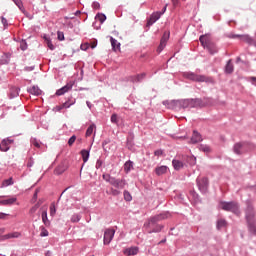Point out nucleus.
I'll return each instance as SVG.
<instances>
[{
	"label": "nucleus",
	"instance_id": "f257e3e1",
	"mask_svg": "<svg viewBox=\"0 0 256 256\" xmlns=\"http://www.w3.org/2000/svg\"><path fill=\"white\" fill-rule=\"evenodd\" d=\"M102 178L106 183H109L112 186L110 189V195H113V197L121 195V191H123V189H125V185H127V181L125 179L115 178L109 174H103Z\"/></svg>",
	"mask_w": 256,
	"mask_h": 256
},
{
	"label": "nucleus",
	"instance_id": "f03ea898",
	"mask_svg": "<svg viewBox=\"0 0 256 256\" xmlns=\"http://www.w3.org/2000/svg\"><path fill=\"white\" fill-rule=\"evenodd\" d=\"M171 217V214L168 212L158 214L148 221V223L144 224L147 233H160V231L163 230V225H159V221H163L165 219H169Z\"/></svg>",
	"mask_w": 256,
	"mask_h": 256
},
{
	"label": "nucleus",
	"instance_id": "7ed1b4c3",
	"mask_svg": "<svg viewBox=\"0 0 256 256\" xmlns=\"http://www.w3.org/2000/svg\"><path fill=\"white\" fill-rule=\"evenodd\" d=\"M199 41L202 47L207 49L210 55H215V53H217V46H215V42L211 39L209 34L200 36Z\"/></svg>",
	"mask_w": 256,
	"mask_h": 256
},
{
	"label": "nucleus",
	"instance_id": "20e7f679",
	"mask_svg": "<svg viewBox=\"0 0 256 256\" xmlns=\"http://www.w3.org/2000/svg\"><path fill=\"white\" fill-rule=\"evenodd\" d=\"M186 79H189L190 81H195L196 83H215L213 78L205 75L195 74L193 72L187 73Z\"/></svg>",
	"mask_w": 256,
	"mask_h": 256
},
{
	"label": "nucleus",
	"instance_id": "39448f33",
	"mask_svg": "<svg viewBox=\"0 0 256 256\" xmlns=\"http://www.w3.org/2000/svg\"><path fill=\"white\" fill-rule=\"evenodd\" d=\"M220 208H222L223 211H230V213H234V215H239L241 213L237 202H221Z\"/></svg>",
	"mask_w": 256,
	"mask_h": 256
},
{
	"label": "nucleus",
	"instance_id": "423d86ee",
	"mask_svg": "<svg viewBox=\"0 0 256 256\" xmlns=\"http://www.w3.org/2000/svg\"><path fill=\"white\" fill-rule=\"evenodd\" d=\"M246 220L248 223V229L253 235H256V227H255V213L252 208H248L246 212Z\"/></svg>",
	"mask_w": 256,
	"mask_h": 256
},
{
	"label": "nucleus",
	"instance_id": "0eeeda50",
	"mask_svg": "<svg viewBox=\"0 0 256 256\" xmlns=\"http://www.w3.org/2000/svg\"><path fill=\"white\" fill-rule=\"evenodd\" d=\"M196 183L201 193H205L209 189V179L205 177L197 178Z\"/></svg>",
	"mask_w": 256,
	"mask_h": 256
},
{
	"label": "nucleus",
	"instance_id": "6e6552de",
	"mask_svg": "<svg viewBox=\"0 0 256 256\" xmlns=\"http://www.w3.org/2000/svg\"><path fill=\"white\" fill-rule=\"evenodd\" d=\"M113 237H115V230L106 229L104 232V245H109L113 241Z\"/></svg>",
	"mask_w": 256,
	"mask_h": 256
},
{
	"label": "nucleus",
	"instance_id": "1a4fd4ad",
	"mask_svg": "<svg viewBox=\"0 0 256 256\" xmlns=\"http://www.w3.org/2000/svg\"><path fill=\"white\" fill-rule=\"evenodd\" d=\"M161 15H163V13L161 12L152 13L149 20L147 21L146 27H151V25H153L154 23H157V21L161 19Z\"/></svg>",
	"mask_w": 256,
	"mask_h": 256
},
{
	"label": "nucleus",
	"instance_id": "9d476101",
	"mask_svg": "<svg viewBox=\"0 0 256 256\" xmlns=\"http://www.w3.org/2000/svg\"><path fill=\"white\" fill-rule=\"evenodd\" d=\"M73 85H75V82L67 83L64 87L56 91V95L58 96L65 95V93H68V91H71L73 89Z\"/></svg>",
	"mask_w": 256,
	"mask_h": 256
},
{
	"label": "nucleus",
	"instance_id": "9b49d317",
	"mask_svg": "<svg viewBox=\"0 0 256 256\" xmlns=\"http://www.w3.org/2000/svg\"><path fill=\"white\" fill-rule=\"evenodd\" d=\"M167 41H169V32H164L160 40V45L157 48L158 53H161V51L165 49V45H167Z\"/></svg>",
	"mask_w": 256,
	"mask_h": 256
},
{
	"label": "nucleus",
	"instance_id": "f8f14e48",
	"mask_svg": "<svg viewBox=\"0 0 256 256\" xmlns=\"http://www.w3.org/2000/svg\"><path fill=\"white\" fill-rule=\"evenodd\" d=\"M13 143V140L11 139H4L0 143V151L7 152L9 149H11V144Z\"/></svg>",
	"mask_w": 256,
	"mask_h": 256
},
{
	"label": "nucleus",
	"instance_id": "ddd939ff",
	"mask_svg": "<svg viewBox=\"0 0 256 256\" xmlns=\"http://www.w3.org/2000/svg\"><path fill=\"white\" fill-rule=\"evenodd\" d=\"M21 237L20 232H12L5 235L0 236V241H7V239H19Z\"/></svg>",
	"mask_w": 256,
	"mask_h": 256
},
{
	"label": "nucleus",
	"instance_id": "4468645a",
	"mask_svg": "<svg viewBox=\"0 0 256 256\" xmlns=\"http://www.w3.org/2000/svg\"><path fill=\"white\" fill-rule=\"evenodd\" d=\"M14 203H17V197H11L8 199L0 200V205H14Z\"/></svg>",
	"mask_w": 256,
	"mask_h": 256
},
{
	"label": "nucleus",
	"instance_id": "2eb2a0df",
	"mask_svg": "<svg viewBox=\"0 0 256 256\" xmlns=\"http://www.w3.org/2000/svg\"><path fill=\"white\" fill-rule=\"evenodd\" d=\"M201 141H203V138H201V134H199V132H197V131H194L193 135L191 137L190 143L195 144V143H199Z\"/></svg>",
	"mask_w": 256,
	"mask_h": 256
},
{
	"label": "nucleus",
	"instance_id": "dca6fc26",
	"mask_svg": "<svg viewBox=\"0 0 256 256\" xmlns=\"http://www.w3.org/2000/svg\"><path fill=\"white\" fill-rule=\"evenodd\" d=\"M65 171H67V167L65 164H60L58 165L55 170H54V174L55 175H63V173H65Z\"/></svg>",
	"mask_w": 256,
	"mask_h": 256
},
{
	"label": "nucleus",
	"instance_id": "f3484780",
	"mask_svg": "<svg viewBox=\"0 0 256 256\" xmlns=\"http://www.w3.org/2000/svg\"><path fill=\"white\" fill-rule=\"evenodd\" d=\"M110 43L112 45L113 51H120L121 50V43H119L115 38L110 37Z\"/></svg>",
	"mask_w": 256,
	"mask_h": 256
},
{
	"label": "nucleus",
	"instance_id": "a211bd4d",
	"mask_svg": "<svg viewBox=\"0 0 256 256\" xmlns=\"http://www.w3.org/2000/svg\"><path fill=\"white\" fill-rule=\"evenodd\" d=\"M139 253V248L137 247H131V248H127L126 250H124V255H137Z\"/></svg>",
	"mask_w": 256,
	"mask_h": 256
},
{
	"label": "nucleus",
	"instance_id": "6ab92c4d",
	"mask_svg": "<svg viewBox=\"0 0 256 256\" xmlns=\"http://www.w3.org/2000/svg\"><path fill=\"white\" fill-rule=\"evenodd\" d=\"M189 107H201V99H188Z\"/></svg>",
	"mask_w": 256,
	"mask_h": 256
},
{
	"label": "nucleus",
	"instance_id": "aec40b11",
	"mask_svg": "<svg viewBox=\"0 0 256 256\" xmlns=\"http://www.w3.org/2000/svg\"><path fill=\"white\" fill-rule=\"evenodd\" d=\"M168 169L169 168L167 166H159V167L155 168V173L158 176L165 175V173H167Z\"/></svg>",
	"mask_w": 256,
	"mask_h": 256
},
{
	"label": "nucleus",
	"instance_id": "412c9836",
	"mask_svg": "<svg viewBox=\"0 0 256 256\" xmlns=\"http://www.w3.org/2000/svg\"><path fill=\"white\" fill-rule=\"evenodd\" d=\"M28 92L31 93V95L39 96L41 95L42 91L38 86H32L28 89Z\"/></svg>",
	"mask_w": 256,
	"mask_h": 256
},
{
	"label": "nucleus",
	"instance_id": "4be33fe9",
	"mask_svg": "<svg viewBox=\"0 0 256 256\" xmlns=\"http://www.w3.org/2000/svg\"><path fill=\"white\" fill-rule=\"evenodd\" d=\"M243 149H245V146L241 143L234 145V153H236V155H241V153H243Z\"/></svg>",
	"mask_w": 256,
	"mask_h": 256
},
{
	"label": "nucleus",
	"instance_id": "5701e85b",
	"mask_svg": "<svg viewBox=\"0 0 256 256\" xmlns=\"http://www.w3.org/2000/svg\"><path fill=\"white\" fill-rule=\"evenodd\" d=\"M172 165H173L175 171H180V169H183V167H184L183 162H181L179 160H173Z\"/></svg>",
	"mask_w": 256,
	"mask_h": 256
},
{
	"label": "nucleus",
	"instance_id": "b1692460",
	"mask_svg": "<svg viewBox=\"0 0 256 256\" xmlns=\"http://www.w3.org/2000/svg\"><path fill=\"white\" fill-rule=\"evenodd\" d=\"M42 222L46 227H49L51 225V222L49 221V218H47V210H44L42 212Z\"/></svg>",
	"mask_w": 256,
	"mask_h": 256
},
{
	"label": "nucleus",
	"instance_id": "393cba45",
	"mask_svg": "<svg viewBox=\"0 0 256 256\" xmlns=\"http://www.w3.org/2000/svg\"><path fill=\"white\" fill-rule=\"evenodd\" d=\"M95 129H97V126L95 124H91L86 130L85 137H91V135H93V131H95Z\"/></svg>",
	"mask_w": 256,
	"mask_h": 256
},
{
	"label": "nucleus",
	"instance_id": "a878e982",
	"mask_svg": "<svg viewBox=\"0 0 256 256\" xmlns=\"http://www.w3.org/2000/svg\"><path fill=\"white\" fill-rule=\"evenodd\" d=\"M131 170H133V161L129 160L124 164V171L129 173Z\"/></svg>",
	"mask_w": 256,
	"mask_h": 256
},
{
	"label": "nucleus",
	"instance_id": "bb28decb",
	"mask_svg": "<svg viewBox=\"0 0 256 256\" xmlns=\"http://www.w3.org/2000/svg\"><path fill=\"white\" fill-rule=\"evenodd\" d=\"M146 74L142 73V74H138L137 76L132 77V81L133 83H139V81H143V79H145Z\"/></svg>",
	"mask_w": 256,
	"mask_h": 256
},
{
	"label": "nucleus",
	"instance_id": "cd10ccee",
	"mask_svg": "<svg viewBox=\"0 0 256 256\" xmlns=\"http://www.w3.org/2000/svg\"><path fill=\"white\" fill-rule=\"evenodd\" d=\"M44 40H45V43L47 44V47L53 51L55 50V46L53 45V43L51 42V39L49 37H47V35H44Z\"/></svg>",
	"mask_w": 256,
	"mask_h": 256
},
{
	"label": "nucleus",
	"instance_id": "c85d7f7f",
	"mask_svg": "<svg viewBox=\"0 0 256 256\" xmlns=\"http://www.w3.org/2000/svg\"><path fill=\"white\" fill-rule=\"evenodd\" d=\"M227 227V221L225 219H219L217 221V229H225Z\"/></svg>",
	"mask_w": 256,
	"mask_h": 256
},
{
	"label": "nucleus",
	"instance_id": "c756f323",
	"mask_svg": "<svg viewBox=\"0 0 256 256\" xmlns=\"http://www.w3.org/2000/svg\"><path fill=\"white\" fill-rule=\"evenodd\" d=\"M236 37H240L242 41H246V43H251L253 40L251 37H249V35H242V36H239V35H234L232 36L233 39H235Z\"/></svg>",
	"mask_w": 256,
	"mask_h": 256
},
{
	"label": "nucleus",
	"instance_id": "7c9ffc66",
	"mask_svg": "<svg viewBox=\"0 0 256 256\" xmlns=\"http://www.w3.org/2000/svg\"><path fill=\"white\" fill-rule=\"evenodd\" d=\"M163 105H165V107H167L168 109H176L175 100L164 101Z\"/></svg>",
	"mask_w": 256,
	"mask_h": 256
},
{
	"label": "nucleus",
	"instance_id": "2f4dec72",
	"mask_svg": "<svg viewBox=\"0 0 256 256\" xmlns=\"http://www.w3.org/2000/svg\"><path fill=\"white\" fill-rule=\"evenodd\" d=\"M233 70H234L233 63H231V60H229L225 67V71H226V73L231 74V73H233Z\"/></svg>",
	"mask_w": 256,
	"mask_h": 256
},
{
	"label": "nucleus",
	"instance_id": "473e14b6",
	"mask_svg": "<svg viewBox=\"0 0 256 256\" xmlns=\"http://www.w3.org/2000/svg\"><path fill=\"white\" fill-rule=\"evenodd\" d=\"M81 155L84 163H87L89 161V150H82Z\"/></svg>",
	"mask_w": 256,
	"mask_h": 256
},
{
	"label": "nucleus",
	"instance_id": "72a5a7b5",
	"mask_svg": "<svg viewBox=\"0 0 256 256\" xmlns=\"http://www.w3.org/2000/svg\"><path fill=\"white\" fill-rule=\"evenodd\" d=\"M96 19H98L100 23H105V21L107 20V16H105V14L103 13H98L96 15Z\"/></svg>",
	"mask_w": 256,
	"mask_h": 256
},
{
	"label": "nucleus",
	"instance_id": "f704fd0d",
	"mask_svg": "<svg viewBox=\"0 0 256 256\" xmlns=\"http://www.w3.org/2000/svg\"><path fill=\"white\" fill-rule=\"evenodd\" d=\"M71 105H75V101H72V102H65L64 104H62L60 107H59V111L60 109H69V107H71Z\"/></svg>",
	"mask_w": 256,
	"mask_h": 256
},
{
	"label": "nucleus",
	"instance_id": "c9c22d12",
	"mask_svg": "<svg viewBox=\"0 0 256 256\" xmlns=\"http://www.w3.org/2000/svg\"><path fill=\"white\" fill-rule=\"evenodd\" d=\"M13 178L6 179L2 182V187H9V185H13Z\"/></svg>",
	"mask_w": 256,
	"mask_h": 256
},
{
	"label": "nucleus",
	"instance_id": "e433bc0d",
	"mask_svg": "<svg viewBox=\"0 0 256 256\" xmlns=\"http://www.w3.org/2000/svg\"><path fill=\"white\" fill-rule=\"evenodd\" d=\"M40 237H49V231H47V229H45V227L41 226L40 227Z\"/></svg>",
	"mask_w": 256,
	"mask_h": 256
},
{
	"label": "nucleus",
	"instance_id": "4c0bfd02",
	"mask_svg": "<svg viewBox=\"0 0 256 256\" xmlns=\"http://www.w3.org/2000/svg\"><path fill=\"white\" fill-rule=\"evenodd\" d=\"M71 221H72V223H79V221H81V216L79 214H74L71 217Z\"/></svg>",
	"mask_w": 256,
	"mask_h": 256
},
{
	"label": "nucleus",
	"instance_id": "58836bf2",
	"mask_svg": "<svg viewBox=\"0 0 256 256\" xmlns=\"http://www.w3.org/2000/svg\"><path fill=\"white\" fill-rule=\"evenodd\" d=\"M124 199L125 201H132L133 197L131 196V193L129 191L125 190L124 191Z\"/></svg>",
	"mask_w": 256,
	"mask_h": 256
},
{
	"label": "nucleus",
	"instance_id": "ea45409f",
	"mask_svg": "<svg viewBox=\"0 0 256 256\" xmlns=\"http://www.w3.org/2000/svg\"><path fill=\"white\" fill-rule=\"evenodd\" d=\"M189 107V99L181 100V109H187Z\"/></svg>",
	"mask_w": 256,
	"mask_h": 256
},
{
	"label": "nucleus",
	"instance_id": "a19ab883",
	"mask_svg": "<svg viewBox=\"0 0 256 256\" xmlns=\"http://www.w3.org/2000/svg\"><path fill=\"white\" fill-rule=\"evenodd\" d=\"M56 213H57V209L55 208V203H52L50 205V215H51V217L55 216Z\"/></svg>",
	"mask_w": 256,
	"mask_h": 256
},
{
	"label": "nucleus",
	"instance_id": "79ce46f5",
	"mask_svg": "<svg viewBox=\"0 0 256 256\" xmlns=\"http://www.w3.org/2000/svg\"><path fill=\"white\" fill-rule=\"evenodd\" d=\"M200 151H203L204 153H209L211 152V147H209L208 145H201Z\"/></svg>",
	"mask_w": 256,
	"mask_h": 256
},
{
	"label": "nucleus",
	"instance_id": "37998d69",
	"mask_svg": "<svg viewBox=\"0 0 256 256\" xmlns=\"http://www.w3.org/2000/svg\"><path fill=\"white\" fill-rule=\"evenodd\" d=\"M189 165H195L197 163V158H195L194 156H190L187 159Z\"/></svg>",
	"mask_w": 256,
	"mask_h": 256
},
{
	"label": "nucleus",
	"instance_id": "c03bdc74",
	"mask_svg": "<svg viewBox=\"0 0 256 256\" xmlns=\"http://www.w3.org/2000/svg\"><path fill=\"white\" fill-rule=\"evenodd\" d=\"M31 143H32V145H33L34 147H36V149H40V148H41V142H39V140L33 139V140L31 141Z\"/></svg>",
	"mask_w": 256,
	"mask_h": 256
},
{
	"label": "nucleus",
	"instance_id": "a18cd8bd",
	"mask_svg": "<svg viewBox=\"0 0 256 256\" xmlns=\"http://www.w3.org/2000/svg\"><path fill=\"white\" fill-rule=\"evenodd\" d=\"M77 141V136L73 135L69 140H68V145L69 147H73V144Z\"/></svg>",
	"mask_w": 256,
	"mask_h": 256
},
{
	"label": "nucleus",
	"instance_id": "49530a36",
	"mask_svg": "<svg viewBox=\"0 0 256 256\" xmlns=\"http://www.w3.org/2000/svg\"><path fill=\"white\" fill-rule=\"evenodd\" d=\"M13 2L21 11H23V2L21 0H13Z\"/></svg>",
	"mask_w": 256,
	"mask_h": 256
},
{
	"label": "nucleus",
	"instance_id": "de8ad7c7",
	"mask_svg": "<svg viewBox=\"0 0 256 256\" xmlns=\"http://www.w3.org/2000/svg\"><path fill=\"white\" fill-rule=\"evenodd\" d=\"M37 209H39V204H35V205L29 210L30 215H33V213H36V212H37Z\"/></svg>",
	"mask_w": 256,
	"mask_h": 256
},
{
	"label": "nucleus",
	"instance_id": "09e8293b",
	"mask_svg": "<svg viewBox=\"0 0 256 256\" xmlns=\"http://www.w3.org/2000/svg\"><path fill=\"white\" fill-rule=\"evenodd\" d=\"M91 47V45L89 43H84L80 46V48L82 49V51H87L88 48Z\"/></svg>",
	"mask_w": 256,
	"mask_h": 256
},
{
	"label": "nucleus",
	"instance_id": "8fccbe9b",
	"mask_svg": "<svg viewBox=\"0 0 256 256\" xmlns=\"http://www.w3.org/2000/svg\"><path fill=\"white\" fill-rule=\"evenodd\" d=\"M20 49H21L22 51H26V49H27V42L22 41V42L20 43Z\"/></svg>",
	"mask_w": 256,
	"mask_h": 256
},
{
	"label": "nucleus",
	"instance_id": "3c124183",
	"mask_svg": "<svg viewBox=\"0 0 256 256\" xmlns=\"http://www.w3.org/2000/svg\"><path fill=\"white\" fill-rule=\"evenodd\" d=\"M38 195H39V189H36L35 193L33 195V198H32V203H35V201H37V196Z\"/></svg>",
	"mask_w": 256,
	"mask_h": 256
},
{
	"label": "nucleus",
	"instance_id": "603ef678",
	"mask_svg": "<svg viewBox=\"0 0 256 256\" xmlns=\"http://www.w3.org/2000/svg\"><path fill=\"white\" fill-rule=\"evenodd\" d=\"M174 105L176 109H181V100H174Z\"/></svg>",
	"mask_w": 256,
	"mask_h": 256
},
{
	"label": "nucleus",
	"instance_id": "864d4df0",
	"mask_svg": "<svg viewBox=\"0 0 256 256\" xmlns=\"http://www.w3.org/2000/svg\"><path fill=\"white\" fill-rule=\"evenodd\" d=\"M92 7H93V9H101V4H99V2H94L93 4H92Z\"/></svg>",
	"mask_w": 256,
	"mask_h": 256
},
{
	"label": "nucleus",
	"instance_id": "5fc2aeb1",
	"mask_svg": "<svg viewBox=\"0 0 256 256\" xmlns=\"http://www.w3.org/2000/svg\"><path fill=\"white\" fill-rule=\"evenodd\" d=\"M58 39L59 41H63V39H65V35L63 34V32H58Z\"/></svg>",
	"mask_w": 256,
	"mask_h": 256
},
{
	"label": "nucleus",
	"instance_id": "6e6d98bb",
	"mask_svg": "<svg viewBox=\"0 0 256 256\" xmlns=\"http://www.w3.org/2000/svg\"><path fill=\"white\" fill-rule=\"evenodd\" d=\"M111 122H112V123H117V114H113V115L111 116Z\"/></svg>",
	"mask_w": 256,
	"mask_h": 256
},
{
	"label": "nucleus",
	"instance_id": "4d7b16f0",
	"mask_svg": "<svg viewBox=\"0 0 256 256\" xmlns=\"http://www.w3.org/2000/svg\"><path fill=\"white\" fill-rule=\"evenodd\" d=\"M154 154L156 155V157H159V156L163 155V150H156L154 152Z\"/></svg>",
	"mask_w": 256,
	"mask_h": 256
},
{
	"label": "nucleus",
	"instance_id": "13d9d810",
	"mask_svg": "<svg viewBox=\"0 0 256 256\" xmlns=\"http://www.w3.org/2000/svg\"><path fill=\"white\" fill-rule=\"evenodd\" d=\"M1 21H2V24L4 25V27H7V26H8V24H7V18L2 17V18H1Z\"/></svg>",
	"mask_w": 256,
	"mask_h": 256
},
{
	"label": "nucleus",
	"instance_id": "bf43d9fd",
	"mask_svg": "<svg viewBox=\"0 0 256 256\" xmlns=\"http://www.w3.org/2000/svg\"><path fill=\"white\" fill-rule=\"evenodd\" d=\"M9 214H5V213H3V212H0V219H7V216H8Z\"/></svg>",
	"mask_w": 256,
	"mask_h": 256
},
{
	"label": "nucleus",
	"instance_id": "052dcab7",
	"mask_svg": "<svg viewBox=\"0 0 256 256\" xmlns=\"http://www.w3.org/2000/svg\"><path fill=\"white\" fill-rule=\"evenodd\" d=\"M3 233H5V228H0V237H3Z\"/></svg>",
	"mask_w": 256,
	"mask_h": 256
},
{
	"label": "nucleus",
	"instance_id": "680f3d73",
	"mask_svg": "<svg viewBox=\"0 0 256 256\" xmlns=\"http://www.w3.org/2000/svg\"><path fill=\"white\" fill-rule=\"evenodd\" d=\"M95 47H97V42H92L91 49H95Z\"/></svg>",
	"mask_w": 256,
	"mask_h": 256
},
{
	"label": "nucleus",
	"instance_id": "e2e57ef3",
	"mask_svg": "<svg viewBox=\"0 0 256 256\" xmlns=\"http://www.w3.org/2000/svg\"><path fill=\"white\" fill-rule=\"evenodd\" d=\"M86 105H87V107H89V109H91V107H92L91 102L87 101Z\"/></svg>",
	"mask_w": 256,
	"mask_h": 256
},
{
	"label": "nucleus",
	"instance_id": "0e129e2a",
	"mask_svg": "<svg viewBox=\"0 0 256 256\" xmlns=\"http://www.w3.org/2000/svg\"><path fill=\"white\" fill-rule=\"evenodd\" d=\"M166 11H167V5L163 8L162 12H160V13H162V15H163Z\"/></svg>",
	"mask_w": 256,
	"mask_h": 256
},
{
	"label": "nucleus",
	"instance_id": "69168bd1",
	"mask_svg": "<svg viewBox=\"0 0 256 256\" xmlns=\"http://www.w3.org/2000/svg\"><path fill=\"white\" fill-rule=\"evenodd\" d=\"M41 203H43V200H39L36 205H39V207H41Z\"/></svg>",
	"mask_w": 256,
	"mask_h": 256
},
{
	"label": "nucleus",
	"instance_id": "338daca9",
	"mask_svg": "<svg viewBox=\"0 0 256 256\" xmlns=\"http://www.w3.org/2000/svg\"><path fill=\"white\" fill-rule=\"evenodd\" d=\"M75 15H81V11H76Z\"/></svg>",
	"mask_w": 256,
	"mask_h": 256
},
{
	"label": "nucleus",
	"instance_id": "774afa93",
	"mask_svg": "<svg viewBox=\"0 0 256 256\" xmlns=\"http://www.w3.org/2000/svg\"><path fill=\"white\" fill-rule=\"evenodd\" d=\"M97 167H101V162H97Z\"/></svg>",
	"mask_w": 256,
	"mask_h": 256
}]
</instances>
